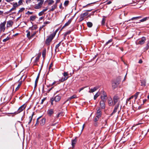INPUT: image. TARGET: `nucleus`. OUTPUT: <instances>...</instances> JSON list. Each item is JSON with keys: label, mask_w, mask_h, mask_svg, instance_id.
Wrapping results in <instances>:
<instances>
[{"label": "nucleus", "mask_w": 149, "mask_h": 149, "mask_svg": "<svg viewBox=\"0 0 149 149\" xmlns=\"http://www.w3.org/2000/svg\"><path fill=\"white\" fill-rule=\"evenodd\" d=\"M61 96L59 95H57L55 97H53L50 99V102L51 105L54 104L53 102L54 101L56 102H59L61 100Z\"/></svg>", "instance_id": "nucleus-1"}, {"label": "nucleus", "mask_w": 149, "mask_h": 149, "mask_svg": "<svg viewBox=\"0 0 149 149\" xmlns=\"http://www.w3.org/2000/svg\"><path fill=\"white\" fill-rule=\"evenodd\" d=\"M55 35L56 33H53L51 34L45 41L46 44L47 45H49V42L52 41V40L55 36Z\"/></svg>", "instance_id": "nucleus-2"}, {"label": "nucleus", "mask_w": 149, "mask_h": 149, "mask_svg": "<svg viewBox=\"0 0 149 149\" xmlns=\"http://www.w3.org/2000/svg\"><path fill=\"white\" fill-rule=\"evenodd\" d=\"M113 101L114 104H115L117 103V104H119L120 102V96L118 95L114 96L113 97Z\"/></svg>", "instance_id": "nucleus-3"}, {"label": "nucleus", "mask_w": 149, "mask_h": 149, "mask_svg": "<svg viewBox=\"0 0 149 149\" xmlns=\"http://www.w3.org/2000/svg\"><path fill=\"white\" fill-rule=\"evenodd\" d=\"M38 1H39L38 3L36 4L34 6V8L36 9H38L40 8L44 2V1L43 0H38Z\"/></svg>", "instance_id": "nucleus-4"}, {"label": "nucleus", "mask_w": 149, "mask_h": 149, "mask_svg": "<svg viewBox=\"0 0 149 149\" xmlns=\"http://www.w3.org/2000/svg\"><path fill=\"white\" fill-rule=\"evenodd\" d=\"M63 75L64 77L62 78L61 79H59V81L60 82H63L66 80L68 78V72H64V73L63 74Z\"/></svg>", "instance_id": "nucleus-5"}, {"label": "nucleus", "mask_w": 149, "mask_h": 149, "mask_svg": "<svg viewBox=\"0 0 149 149\" xmlns=\"http://www.w3.org/2000/svg\"><path fill=\"white\" fill-rule=\"evenodd\" d=\"M146 40V38L144 37H143L141 38L138 40L136 42V44L137 45H142L143 44Z\"/></svg>", "instance_id": "nucleus-6"}, {"label": "nucleus", "mask_w": 149, "mask_h": 149, "mask_svg": "<svg viewBox=\"0 0 149 149\" xmlns=\"http://www.w3.org/2000/svg\"><path fill=\"white\" fill-rule=\"evenodd\" d=\"M88 14V13L87 12H86L81 14L80 15V21H81L83 20L84 19V17L87 15Z\"/></svg>", "instance_id": "nucleus-7"}, {"label": "nucleus", "mask_w": 149, "mask_h": 149, "mask_svg": "<svg viewBox=\"0 0 149 149\" xmlns=\"http://www.w3.org/2000/svg\"><path fill=\"white\" fill-rule=\"evenodd\" d=\"M6 24V22H4L1 23L0 24V31H1L4 32L5 30V25Z\"/></svg>", "instance_id": "nucleus-8"}, {"label": "nucleus", "mask_w": 149, "mask_h": 149, "mask_svg": "<svg viewBox=\"0 0 149 149\" xmlns=\"http://www.w3.org/2000/svg\"><path fill=\"white\" fill-rule=\"evenodd\" d=\"M26 107V105L25 104H24L22 105L19 108L16 113H18L22 111L25 109Z\"/></svg>", "instance_id": "nucleus-9"}, {"label": "nucleus", "mask_w": 149, "mask_h": 149, "mask_svg": "<svg viewBox=\"0 0 149 149\" xmlns=\"http://www.w3.org/2000/svg\"><path fill=\"white\" fill-rule=\"evenodd\" d=\"M118 85V83L116 81H114L112 83V89H114L116 88Z\"/></svg>", "instance_id": "nucleus-10"}, {"label": "nucleus", "mask_w": 149, "mask_h": 149, "mask_svg": "<svg viewBox=\"0 0 149 149\" xmlns=\"http://www.w3.org/2000/svg\"><path fill=\"white\" fill-rule=\"evenodd\" d=\"M54 113V109H49L47 111V114L49 116H51Z\"/></svg>", "instance_id": "nucleus-11"}, {"label": "nucleus", "mask_w": 149, "mask_h": 149, "mask_svg": "<svg viewBox=\"0 0 149 149\" xmlns=\"http://www.w3.org/2000/svg\"><path fill=\"white\" fill-rule=\"evenodd\" d=\"M99 88V87L98 86H96L93 88L91 89L89 91V92L90 93H93L96 91Z\"/></svg>", "instance_id": "nucleus-12"}, {"label": "nucleus", "mask_w": 149, "mask_h": 149, "mask_svg": "<svg viewBox=\"0 0 149 149\" xmlns=\"http://www.w3.org/2000/svg\"><path fill=\"white\" fill-rule=\"evenodd\" d=\"M108 102L109 106H111L114 105V103L111 98H110L108 100Z\"/></svg>", "instance_id": "nucleus-13"}, {"label": "nucleus", "mask_w": 149, "mask_h": 149, "mask_svg": "<svg viewBox=\"0 0 149 149\" xmlns=\"http://www.w3.org/2000/svg\"><path fill=\"white\" fill-rule=\"evenodd\" d=\"M119 106V104H117L115 106L114 108V109L113 110V111L111 115H113V114L115 113L117 111V109L118 108Z\"/></svg>", "instance_id": "nucleus-14"}, {"label": "nucleus", "mask_w": 149, "mask_h": 149, "mask_svg": "<svg viewBox=\"0 0 149 149\" xmlns=\"http://www.w3.org/2000/svg\"><path fill=\"white\" fill-rule=\"evenodd\" d=\"M77 97L76 95H74L73 96H71V97L69 98L68 100L66 101V102H65L64 103V104L66 102L70 100H71L73 98H76Z\"/></svg>", "instance_id": "nucleus-15"}, {"label": "nucleus", "mask_w": 149, "mask_h": 149, "mask_svg": "<svg viewBox=\"0 0 149 149\" xmlns=\"http://www.w3.org/2000/svg\"><path fill=\"white\" fill-rule=\"evenodd\" d=\"M104 102L103 101H101L100 102V106L102 108L104 109L105 108V104Z\"/></svg>", "instance_id": "nucleus-16"}, {"label": "nucleus", "mask_w": 149, "mask_h": 149, "mask_svg": "<svg viewBox=\"0 0 149 149\" xmlns=\"http://www.w3.org/2000/svg\"><path fill=\"white\" fill-rule=\"evenodd\" d=\"M13 22L12 21H9L7 22V27H10V26H12V25L13 24Z\"/></svg>", "instance_id": "nucleus-17"}, {"label": "nucleus", "mask_w": 149, "mask_h": 149, "mask_svg": "<svg viewBox=\"0 0 149 149\" xmlns=\"http://www.w3.org/2000/svg\"><path fill=\"white\" fill-rule=\"evenodd\" d=\"M101 98L102 100L101 101H106L107 98V96L106 95H104L103 96L102 95L101 96Z\"/></svg>", "instance_id": "nucleus-18"}, {"label": "nucleus", "mask_w": 149, "mask_h": 149, "mask_svg": "<svg viewBox=\"0 0 149 149\" xmlns=\"http://www.w3.org/2000/svg\"><path fill=\"white\" fill-rule=\"evenodd\" d=\"M46 119L45 118H42L40 122V124L41 125H43L45 123Z\"/></svg>", "instance_id": "nucleus-19"}, {"label": "nucleus", "mask_w": 149, "mask_h": 149, "mask_svg": "<svg viewBox=\"0 0 149 149\" xmlns=\"http://www.w3.org/2000/svg\"><path fill=\"white\" fill-rule=\"evenodd\" d=\"M96 115L98 116H101V111L100 108H98V109L97 111Z\"/></svg>", "instance_id": "nucleus-20"}, {"label": "nucleus", "mask_w": 149, "mask_h": 149, "mask_svg": "<svg viewBox=\"0 0 149 149\" xmlns=\"http://www.w3.org/2000/svg\"><path fill=\"white\" fill-rule=\"evenodd\" d=\"M76 141H77V140H76V139H75L73 140H72V146L73 148L74 146L76 143Z\"/></svg>", "instance_id": "nucleus-21"}, {"label": "nucleus", "mask_w": 149, "mask_h": 149, "mask_svg": "<svg viewBox=\"0 0 149 149\" xmlns=\"http://www.w3.org/2000/svg\"><path fill=\"white\" fill-rule=\"evenodd\" d=\"M100 93L98 92L96 93L94 97V99L95 100L100 95Z\"/></svg>", "instance_id": "nucleus-22"}, {"label": "nucleus", "mask_w": 149, "mask_h": 149, "mask_svg": "<svg viewBox=\"0 0 149 149\" xmlns=\"http://www.w3.org/2000/svg\"><path fill=\"white\" fill-rule=\"evenodd\" d=\"M71 22V19H69L68 22H67L65 24L64 26H63V27H64V26H68Z\"/></svg>", "instance_id": "nucleus-23"}, {"label": "nucleus", "mask_w": 149, "mask_h": 149, "mask_svg": "<svg viewBox=\"0 0 149 149\" xmlns=\"http://www.w3.org/2000/svg\"><path fill=\"white\" fill-rule=\"evenodd\" d=\"M57 6L56 4L55 5H54L52 7V8L51 9L50 11H54L55 9L56 8Z\"/></svg>", "instance_id": "nucleus-24"}, {"label": "nucleus", "mask_w": 149, "mask_h": 149, "mask_svg": "<svg viewBox=\"0 0 149 149\" xmlns=\"http://www.w3.org/2000/svg\"><path fill=\"white\" fill-rule=\"evenodd\" d=\"M141 85L144 86H146V82L145 80H142L141 81Z\"/></svg>", "instance_id": "nucleus-25"}, {"label": "nucleus", "mask_w": 149, "mask_h": 149, "mask_svg": "<svg viewBox=\"0 0 149 149\" xmlns=\"http://www.w3.org/2000/svg\"><path fill=\"white\" fill-rule=\"evenodd\" d=\"M26 32H27L26 36L29 39H31V33L30 31H26Z\"/></svg>", "instance_id": "nucleus-26"}, {"label": "nucleus", "mask_w": 149, "mask_h": 149, "mask_svg": "<svg viewBox=\"0 0 149 149\" xmlns=\"http://www.w3.org/2000/svg\"><path fill=\"white\" fill-rule=\"evenodd\" d=\"M141 124V123H139V124H136V125H134L132 127V130H135L137 128V127H136L138 125H140Z\"/></svg>", "instance_id": "nucleus-27"}, {"label": "nucleus", "mask_w": 149, "mask_h": 149, "mask_svg": "<svg viewBox=\"0 0 149 149\" xmlns=\"http://www.w3.org/2000/svg\"><path fill=\"white\" fill-rule=\"evenodd\" d=\"M87 24L88 27H91L93 25L92 23L90 22H87Z\"/></svg>", "instance_id": "nucleus-28"}, {"label": "nucleus", "mask_w": 149, "mask_h": 149, "mask_svg": "<svg viewBox=\"0 0 149 149\" xmlns=\"http://www.w3.org/2000/svg\"><path fill=\"white\" fill-rule=\"evenodd\" d=\"M18 6H19V5L17 2L14 3L13 4V8H15L16 9V8Z\"/></svg>", "instance_id": "nucleus-29"}, {"label": "nucleus", "mask_w": 149, "mask_h": 149, "mask_svg": "<svg viewBox=\"0 0 149 149\" xmlns=\"http://www.w3.org/2000/svg\"><path fill=\"white\" fill-rule=\"evenodd\" d=\"M33 113L31 116H30L29 117V122H28V123L29 124L31 122V121L32 120V118H33Z\"/></svg>", "instance_id": "nucleus-30"}, {"label": "nucleus", "mask_w": 149, "mask_h": 149, "mask_svg": "<svg viewBox=\"0 0 149 149\" xmlns=\"http://www.w3.org/2000/svg\"><path fill=\"white\" fill-rule=\"evenodd\" d=\"M100 117V116H98L96 115V117H95V118H94V121L95 122H96L98 120L99 118Z\"/></svg>", "instance_id": "nucleus-31"}, {"label": "nucleus", "mask_w": 149, "mask_h": 149, "mask_svg": "<svg viewBox=\"0 0 149 149\" xmlns=\"http://www.w3.org/2000/svg\"><path fill=\"white\" fill-rule=\"evenodd\" d=\"M36 18V17L35 16H31L30 17V19L31 20L34 21Z\"/></svg>", "instance_id": "nucleus-32"}, {"label": "nucleus", "mask_w": 149, "mask_h": 149, "mask_svg": "<svg viewBox=\"0 0 149 149\" xmlns=\"http://www.w3.org/2000/svg\"><path fill=\"white\" fill-rule=\"evenodd\" d=\"M148 17H145V18L142 19H141L140 21V22H143L145 21H146L148 19Z\"/></svg>", "instance_id": "nucleus-33"}, {"label": "nucleus", "mask_w": 149, "mask_h": 149, "mask_svg": "<svg viewBox=\"0 0 149 149\" xmlns=\"http://www.w3.org/2000/svg\"><path fill=\"white\" fill-rule=\"evenodd\" d=\"M16 9L15 8H13V7L11 9H10L9 11L8 12V13H10L13 11L15 10H16Z\"/></svg>", "instance_id": "nucleus-34"}, {"label": "nucleus", "mask_w": 149, "mask_h": 149, "mask_svg": "<svg viewBox=\"0 0 149 149\" xmlns=\"http://www.w3.org/2000/svg\"><path fill=\"white\" fill-rule=\"evenodd\" d=\"M21 84H22V83L21 82H20V83L18 85L17 87L16 88V89H15V91H17V90L19 89V88L20 87V86L21 85Z\"/></svg>", "instance_id": "nucleus-35"}, {"label": "nucleus", "mask_w": 149, "mask_h": 149, "mask_svg": "<svg viewBox=\"0 0 149 149\" xmlns=\"http://www.w3.org/2000/svg\"><path fill=\"white\" fill-rule=\"evenodd\" d=\"M134 97L133 96H131L128 99H127V101H126V102L128 103V102L129 101H130L131 99L133 98Z\"/></svg>", "instance_id": "nucleus-36"}, {"label": "nucleus", "mask_w": 149, "mask_h": 149, "mask_svg": "<svg viewBox=\"0 0 149 149\" xmlns=\"http://www.w3.org/2000/svg\"><path fill=\"white\" fill-rule=\"evenodd\" d=\"M45 54H46L45 51L44 50L43 51L42 53V55L43 57V58H44L45 57Z\"/></svg>", "instance_id": "nucleus-37"}, {"label": "nucleus", "mask_w": 149, "mask_h": 149, "mask_svg": "<svg viewBox=\"0 0 149 149\" xmlns=\"http://www.w3.org/2000/svg\"><path fill=\"white\" fill-rule=\"evenodd\" d=\"M22 0H20L19 1L18 4L19 6L21 5L22 4Z\"/></svg>", "instance_id": "nucleus-38"}, {"label": "nucleus", "mask_w": 149, "mask_h": 149, "mask_svg": "<svg viewBox=\"0 0 149 149\" xmlns=\"http://www.w3.org/2000/svg\"><path fill=\"white\" fill-rule=\"evenodd\" d=\"M139 92H137L136 93V94L134 96V97L135 100L136 99L137 97V96L139 94Z\"/></svg>", "instance_id": "nucleus-39"}, {"label": "nucleus", "mask_w": 149, "mask_h": 149, "mask_svg": "<svg viewBox=\"0 0 149 149\" xmlns=\"http://www.w3.org/2000/svg\"><path fill=\"white\" fill-rule=\"evenodd\" d=\"M9 39V37L8 36L6 38L4 39L3 40V42H6V41H8Z\"/></svg>", "instance_id": "nucleus-40"}, {"label": "nucleus", "mask_w": 149, "mask_h": 149, "mask_svg": "<svg viewBox=\"0 0 149 149\" xmlns=\"http://www.w3.org/2000/svg\"><path fill=\"white\" fill-rule=\"evenodd\" d=\"M54 2V1L52 0H50L48 3V4L49 5H51L53 4Z\"/></svg>", "instance_id": "nucleus-41"}, {"label": "nucleus", "mask_w": 149, "mask_h": 149, "mask_svg": "<svg viewBox=\"0 0 149 149\" xmlns=\"http://www.w3.org/2000/svg\"><path fill=\"white\" fill-rule=\"evenodd\" d=\"M69 3V1H66L64 3V5L65 6H67Z\"/></svg>", "instance_id": "nucleus-42"}, {"label": "nucleus", "mask_w": 149, "mask_h": 149, "mask_svg": "<svg viewBox=\"0 0 149 149\" xmlns=\"http://www.w3.org/2000/svg\"><path fill=\"white\" fill-rule=\"evenodd\" d=\"M25 9V8H21L19 11L18 12L19 13H21Z\"/></svg>", "instance_id": "nucleus-43"}, {"label": "nucleus", "mask_w": 149, "mask_h": 149, "mask_svg": "<svg viewBox=\"0 0 149 149\" xmlns=\"http://www.w3.org/2000/svg\"><path fill=\"white\" fill-rule=\"evenodd\" d=\"M40 55H40H39L38 56H37L36 57V60H35V61L36 62L38 61Z\"/></svg>", "instance_id": "nucleus-44"}, {"label": "nucleus", "mask_w": 149, "mask_h": 149, "mask_svg": "<svg viewBox=\"0 0 149 149\" xmlns=\"http://www.w3.org/2000/svg\"><path fill=\"white\" fill-rule=\"evenodd\" d=\"M61 42H60L55 47L56 49L61 45Z\"/></svg>", "instance_id": "nucleus-45"}, {"label": "nucleus", "mask_w": 149, "mask_h": 149, "mask_svg": "<svg viewBox=\"0 0 149 149\" xmlns=\"http://www.w3.org/2000/svg\"><path fill=\"white\" fill-rule=\"evenodd\" d=\"M112 39H111L110 40H109L106 43V45H107L109 43L112 42Z\"/></svg>", "instance_id": "nucleus-46"}, {"label": "nucleus", "mask_w": 149, "mask_h": 149, "mask_svg": "<svg viewBox=\"0 0 149 149\" xmlns=\"http://www.w3.org/2000/svg\"><path fill=\"white\" fill-rule=\"evenodd\" d=\"M39 74H38V76L37 77V78L35 81V82H36V83H38V79L39 78Z\"/></svg>", "instance_id": "nucleus-47"}, {"label": "nucleus", "mask_w": 149, "mask_h": 149, "mask_svg": "<svg viewBox=\"0 0 149 149\" xmlns=\"http://www.w3.org/2000/svg\"><path fill=\"white\" fill-rule=\"evenodd\" d=\"M105 19L104 18H103L102 21V25H104V24L105 23Z\"/></svg>", "instance_id": "nucleus-48"}, {"label": "nucleus", "mask_w": 149, "mask_h": 149, "mask_svg": "<svg viewBox=\"0 0 149 149\" xmlns=\"http://www.w3.org/2000/svg\"><path fill=\"white\" fill-rule=\"evenodd\" d=\"M36 33L34 32L33 34H32L31 36V39L33 37L35 36L36 34Z\"/></svg>", "instance_id": "nucleus-49"}, {"label": "nucleus", "mask_w": 149, "mask_h": 149, "mask_svg": "<svg viewBox=\"0 0 149 149\" xmlns=\"http://www.w3.org/2000/svg\"><path fill=\"white\" fill-rule=\"evenodd\" d=\"M43 13H44L41 11L39 13L38 15L39 16H40L42 15L43 14Z\"/></svg>", "instance_id": "nucleus-50"}, {"label": "nucleus", "mask_w": 149, "mask_h": 149, "mask_svg": "<svg viewBox=\"0 0 149 149\" xmlns=\"http://www.w3.org/2000/svg\"><path fill=\"white\" fill-rule=\"evenodd\" d=\"M40 117H39V118H38L37 119V122H36V125L37 124H38V123H39V119H40Z\"/></svg>", "instance_id": "nucleus-51"}, {"label": "nucleus", "mask_w": 149, "mask_h": 149, "mask_svg": "<svg viewBox=\"0 0 149 149\" xmlns=\"http://www.w3.org/2000/svg\"><path fill=\"white\" fill-rule=\"evenodd\" d=\"M14 0H5L7 2L9 3L14 1Z\"/></svg>", "instance_id": "nucleus-52"}, {"label": "nucleus", "mask_w": 149, "mask_h": 149, "mask_svg": "<svg viewBox=\"0 0 149 149\" xmlns=\"http://www.w3.org/2000/svg\"><path fill=\"white\" fill-rule=\"evenodd\" d=\"M48 9L47 8H46L45 9H43L42 11L44 13Z\"/></svg>", "instance_id": "nucleus-53"}, {"label": "nucleus", "mask_w": 149, "mask_h": 149, "mask_svg": "<svg viewBox=\"0 0 149 149\" xmlns=\"http://www.w3.org/2000/svg\"><path fill=\"white\" fill-rule=\"evenodd\" d=\"M135 19V18H134V17H133L132 18H131V19H129L128 20H127V21H126L125 22H128L129 21H130L131 20H134Z\"/></svg>", "instance_id": "nucleus-54"}, {"label": "nucleus", "mask_w": 149, "mask_h": 149, "mask_svg": "<svg viewBox=\"0 0 149 149\" xmlns=\"http://www.w3.org/2000/svg\"><path fill=\"white\" fill-rule=\"evenodd\" d=\"M32 13H33L32 12H31L29 11H28L27 12V14L29 15L32 14Z\"/></svg>", "instance_id": "nucleus-55"}, {"label": "nucleus", "mask_w": 149, "mask_h": 149, "mask_svg": "<svg viewBox=\"0 0 149 149\" xmlns=\"http://www.w3.org/2000/svg\"><path fill=\"white\" fill-rule=\"evenodd\" d=\"M111 3V1H109L107 3V4H109Z\"/></svg>", "instance_id": "nucleus-56"}, {"label": "nucleus", "mask_w": 149, "mask_h": 149, "mask_svg": "<svg viewBox=\"0 0 149 149\" xmlns=\"http://www.w3.org/2000/svg\"><path fill=\"white\" fill-rule=\"evenodd\" d=\"M45 26V25L44 24L42 26H41L40 27V29H42V28H43V27H44Z\"/></svg>", "instance_id": "nucleus-57"}, {"label": "nucleus", "mask_w": 149, "mask_h": 149, "mask_svg": "<svg viewBox=\"0 0 149 149\" xmlns=\"http://www.w3.org/2000/svg\"><path fill=\"white\" fill-rule=\"evenodd\" d=\"M49 22H44V24L45 25V24H49Z\"/></svg>", "instance_id": "nucleus-58"}, {"label": "nucleus", "mask_w": 149, "mask_h": 149, "mask_svg": "<svg viewBox=\"0 0 149 149\" xmlns=\"http://www.w3.org/2000/svg\"><path fill=\"white\" fill-rule=\"evenodd\" d=\"M143 61L142 60L140 59L139 60V63H142Z\"/></svg>", "instance_id": "nucleus-59"}, {"label": "nucleus", "mask_w": 149, "mask_h": 149, "mask_svg": "<svg viewBox=\"0 0 149 149\" xmlns=\"http://www.w3.org/2000/svg\"><path fill=\"white\" fill-rule=\"evenodd\" d=\"M94 125L95 126H97L98 125V124L97 122H95L94 123Z\"/></svg>", "instance_id": "nucleus-60"}, {"label": "nucleus", "mask_w": 149, "mask_h": 149, "mask_svg": "<svg viewBox=\"0 0 149 149\" xmlns=\"http://www.w3.org/2000/svg\"><path fill=\"white\" fill-rule=\"evenodd\" d=\"M61 114V113H59L57 115V117H59L60 116V115Z\"/></svg>", "instance_id": "nucleus-61"}, {"label": "nucleus", "mask_w": 149, "mask_h": 149, "mask_svg": "<svg viewBox=\"0 0 149 149\" xmlns=\"http://www.w3.org/2000/svg\"><path fill=\"white\" fill-rule=\"evenodd\" d=\"M59 8H62V3H61L60 5L59 6Z\"/></svg>", "instance_id": "nucleus-62"}, {"label": "nucleus", "mask_w": 149, "mask_h": 149, "mask_svg": "<svg viewBox=\"0 0 149 149\" xmlns=\"http://www.w3.org/2000/svg\"><path fill=\"white\" fill-rule=\"evenodd\" d=\"M43 18H44V17H40V18H39V19L40 20H42V19Z\"/></svg>", "instance_id": "nucleus-63"}, {"label": "nucleus", "mask_w": 149, "mask_h": 149, "mask_svg": "<svg viewBox=\"0 0 149 149\" xmlns=\"http://www.w3.org/2000/svg\"><path fill=\"white\" fill-rule=\"evenodd\" d=\"M56 83V81H54L52 84V85H54Z\"/></svg>", "instance_id": "nucleus-64"}]
</instances>
